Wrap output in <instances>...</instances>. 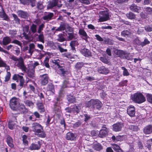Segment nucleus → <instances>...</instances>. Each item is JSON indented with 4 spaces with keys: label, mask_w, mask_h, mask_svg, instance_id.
Listing matches in <instances>:
<instances>
[{
    "label": "nucleus",
    "mask_w": 152,
    "mask_h": 152,
    "mask_svg": "<svg viewBox=\"0 0 152 152\" xmlns=\"http://www.w3.org/2000/svg\"><path fill=\"white\" fill-rule=\"evenodd\" d=\"M143 132L146 134H151L152 132V125H148L145 127L143 129Z\"/></svg>",
    "instance_id": "17"
},
{
    "label": "nucleus",
    "mask_w": 152,
    "mask_h": 152,
    "mask_svg": "<svg viewBox=\"0 0 152 152\" xmlns=\"http://www.w3.org/2000/svg\"><path fill=\"white\" fill-rule=\"evenodd\" d=\"M29 29V26L28 25H26L23 27V32L27 33Z\"/></svg>",
    "instance_id": "62"
},
{
    "label": "nucleus",
    "mask_w": 152,
    "mask_h": 152,
    "mask_svg": "<svg viewBox=\"0 0 152 152\" xmlns=\"http://www.w3.org/2000/svg\"><path fill=\"white\" fill-rule=\"evenodd\" d=\"M31 128L32 131L39 137L44 138L46 134L44 132L43 127L38 123L34 122L32 124Z\"/></svg>",
    "instance_id": "1"
},
{
    "label": "nucleus",
    "mask_w": 152,
    "mask_h": 152,
    "mask_svg": "<svg viewBox=\"0 0 152 152\" xmlns=\"http://www.w3.org/2000/svg\"><path fill=\"white\" fill-rule=\"evenodd\" d=\"M64 35L63 34H60L57 35V40L59 42H62L65 41L66 39L64 37Z\"/></svg>",
    "instance_id": "28"
},
{
    "label": "nucleus",
    "mask_w": 152,
    "mask_h": 152,
    "mask_svg": "<svg viewBox=\"0 0 152 152\" xmlns=\"http://www.w3.org/2000/svg\"><path fill=\"white\" fill-rule=\"evenodd\" d=\"M14 126V124L12 123V121H11L9 123L8 127L11 130L13 129Z\"/></svg>",
    "instance_id": "64"
},
{
    "label": "nucleus",
    "mask_w": 152,
    "mask_h": 152,
    "mask_svg": "<svg viewBox=\"0 0 152 152\" xmlns=\"http://www.w3.org/2000/svg\"><path fill=\"white\" fill-rule=\"evenodd\" d=\"M41 145L39 143V142H38V144H37L33 143L28 147V149L31 150H36L39 149L41 148Z\"/></svg>",
    "instance_id": "15"
},
{
    "label": "nucleus",
    "mask_w": 152,
    "mask_h": 152,
    "mask_svg": "<svg viewBox=\"0 0 152 152\" xmlns=\"http://www.w3.org/2000/svg\"><path fill=\"white\" fill-rule=\"evenodd\" d=\"M10 58L15 61V65L21 69L22 70L25 71L26 68L24 64L23 59L21 57L18 58L14 56H12L10 57Z\"/></svg>",
    "instance_id": "2"
},
{
    "label": "nucleus",
    "mask_w": 152,
    "mask_h": 152,
    "mask_svg": "<svg viewBox=\"0 0 152 152\" xmlns=\"http://www.w3.org/2000/svg\"><path fill=\"white\" fill-rule=\"evenodd\" d=\"M17 109L20 110L23 113H24L27 112V110L26 108V107L23 104H21L17 107Z\"/></svg>",
    "instance_id": "32"
},
{
    "label": "nucleus",
    "mask_w": 152,
    "mask_h": 152,
    "mask_svg": "<svg viewBox=\"0 0 152 152\" xmlns=\"http://www.w3.org/2000/svg\"><path fill=\"white\" fill-rule=\"evenodd\" d=\"M115 53L121 58H124L125 57V52L123 50H117L115 51Z\"/></svg>",
    "instance_id": "26"
},
{
    "label": "nucleus",
    "mask_w": 152,
    "mask_h": 152,
    "mask_svg": "<svg viewBox=\"0 0 152 152\" xmlns=\"http://www.w3.org/2000/svg\"><path fill=\"white\" fill-rule=\"evenodd\" d=\"M102 14L103 15L102 16H100L99 21L102 22L107 20L109 18L108 14L106 12L102 11L101 12Z\"/></svg>",
    "instance_id": "10"
},
{
    "label": "nucleus",
    "mask_w": 152,
    "mask_h": 152,
    "mask_svg": "<svg viewBox=\"0 0 152 152\" xmlns=\"http://www.w3.org/2000/svg\"><path fill=\"white\" fill-rule=\"evenodd\" d=\"M58 68L62 74H64L65 73L66 71L65 70L64 67L61 66L60 65V66H58Z\"/></svg>",
    "instance_id": "51"
},
{
    "label": "nucleus",
    "mask_w": 152,
    "mask_h": 152,
    "mask_svg": "<svg viewBox=\"0 0 152 152\" xmlns=\"http://www.w3.org/2000/svg\"><path fill=\"white\" fill-rule=\"evenodd\" d=\"M112 148L116 151L118 152H123V151L120 148V147L116 144H112Z\"/></svg>",
    "instance_id": "34"
},
{
    "label": "nucleus",
    "mask_w": 152,
    "mask_h": 152,
    "mask_svg": "<svg viewBox=\"0 0 152 152\" xmlns=\"http://www.w3.org/2000/svg\"><path fill=\"white\" fill-rule=\"evenodd\" d=\"M147 101L151 104H152V95L148 94L146 95Z\"/></svg>",
    "instance_id": "48"
},
{
    "label": "nucleus",
    "mask_w": 152,
    "mask_h": 152,
    "mask_svg": "<svg viewBox=\"0 0 152 152\" xmlns=\"http://www.w3.org/2000/svg\"><path fill=\"white\" fill-rule=\"evenodd\" d=\"M37 9L39 10H41L43 9V7L41 2L39 1L37 3Z\"/></svg>",
    "instance_id": "56"
},
{
    "label": "nucleus",
    "mask_w": 152,
    "mask_h": 152,
    "mask_svg": "<svg viewBox=\"0 0 152 152\" xmlns=\"http://www.w3.org/2000/svg\"><path fill=\"white\" fill-rule=\"evenodd\" d=\"M65 29V27L64 25H61L60 27L56 29V31H64Z\"/></svg>",
    "instance_id": "59"
},
{
    "label": "nucleus",
    "mask_w": 152,
    "mask_h": 152,
    "mask_svg": "<svg viewBox=\"0 0 152 152\" xmlns=\"http://www.w3.org/2000/svg\"><path fill=\"white\" fill-rule=\"evenodd\" d=\"M18 105V100L15 97L12 98L10 101V105L12 109L16 110Z\"/></svg>",
    "instance_id": "5"
},
{
    "label": "nucleus",
    "mask_w": 152,
    "mask_h": 152,
    "mask_svg": "<svg viewBox=\"0 0 152 152\" xmlns=\"http://www.w3.org/2000/svg\"><path fill=\"white\" fill-rule=\"evenodd\" d=\"M0 18H3L4 20L7 21L9 19L8 17L6 14L3 9H2V11L0 12Z\"/></svg>",
    "instance_id": "25"
},
{
    "label": "nucleus",
    "mask_w": 152,
    "mask_h": 152,
    "mask_svg": "<svg viewBox=\"0 0 152 152\" xmlns=\"http://www.w3.org/2000/svg\"><path fill=\"white\" fill-rule=\"evenodd\" d=\"M122 137L121 135H118L116 137L115 136H113L112 137V139L115 142L117 141H121L122 139Z\"/></svg>",
    "instance_id": "43"
},
{
    "label": "nucleus",
    "mask_w": 152,
    "mask_h": 152,
    "mask_svg": "<svg viewBox=\"0 0 152 152\" xmlns=\"http://www.w3.org/2000/svg\"><path fill=\"white\" fill-rule=\"evenodd\" d=\"M60 98L58 97L56 99V101L55 102L54 104V111L56 113L58 112L61 108L60 106Z\"/></svg>",
    "instance_id": "16"
},
{
    "label": "nucleus",
    "mask_w": 152,
    "mask_h": 152,
    "mask_svg": "<svg viewBox=\"0 0 152 152\" xmlns=\"http://www.w3.org/2000/svg\"><path fill=\"white\" fill-rule=\"evenodd\" d=\"M140 10V7L134 5V11L139 13Z\"/></svg>",
    "instance_id": "60"
},
{
    "label": "nucleus",
    "mask_w": 152,
    "mask_h": 152,
    "mask_svg": "<svg viewBox=\"0 0 152 152\" xmlns=\"http://www.w3.org/2000/svg\"><path fill=\"white\" fill-rule=\"evenodd\" d=\"M87 64H88L90 65V64H88V63H84L83 62H77L75 65V68L78 70L80 69L84 65Z\"/></svg>",
    "instance_id": "29"
},
{
    "label": "nucleus",
    "mask_w": 152,
    "mask_h": 152,
    "mask_svg": "<svg viewBox=\"0 0 152 152\" xmlns=\"http://www.w3.org/2000/svg\"><path fill=\"white\" fill-rule=\"evenodd\" d=\"M17 13L19 17L27 19L29 16V15L27 12L21 10L18 11Z\"/></svg>",
    "instance_id": "14"
},
{
    "label": "nucleus",
    "mask_w": 152,
    "mask_h": 152,
    "mask_svg": "<svg viewBox=\"0 0 152 152\" xmlns=\"http://www.w3.org/2000/svg\"><path fill=\"white\" fill-rule=\"evenodd\" d=\"M94 99H91L89 101L86 102V107H91V108L93 109L94 103Z\"/></svg>",
    "instance_id": "31"
},
{
    "label": "nucleus",
    "mask_w": 152,
    "mask_h": 152,
    "mask_svg": "<svg viewBox=\"0 0 152 152\" xmlns=\"http://www.w3.org/2000/svg\"><path fill=\"white\" fill-rule=\"evenodd\" d=\"M80 52L86 57H90L91 56V51L89 50L86 48H84L82 49L80 51Z\"/></svg>",
    "instance_id": "18"
},
{
    "label": "nucleus",
    "mask_w": 152,
    "mask_h": 152,
    "mask_svg": "<svg viewBox=\"0 0 152 152\" xmlns=\"http://www.w3.org/2000/svg\"><path fill=\"white\" fill-rule=\"evenodd\" d=\"M37 106L38 109L39 110V112L41 113L44 112L45 111V107L43 104L41 102H38L37 104Z\"/></svg>",
    "instance_id": "24"
},
{
    "label": "nucleus",
    "mask_w": 152,
    "mask_h": 152,
    "mask_svg": "<svg viewBox=\"0 0 152 152\" xmlns=\"http://www.w3.org/2000/svg\"><path fill=\"white\" fill-rule=\"evenodd\" d=\"M102 104L101 102L99 100L97 99H94L93 105V109L96 108L100 110L102 107Z\"/></svg>",
    "instance_id": "12"
},
{
    "label": "nucleus",
    "mask_w": 152,
    "mask_h": 152,
    "mask_svg": "<svg viewBox=\"0 0 152 152\" xmlns=\"http://www.w3.org/2000/svg\"><path fill=\"white\" fill-rule=\"evenodd\" d=\"M29 77L33 78L35 76V71L34 69H29L28 73Z\"/></svg>",
    "instance_id": "36"
},
{
    "label": "nucleus",
    "mask_w": 152,
    "mask_h": 152,
    "mask_svg": "<svg viewBox=\"0 0 152 152\" xmlns=\"http://www.w3.org/2000/svg\"><path fill=\"white\" fill-rule=\"evenodd\" d=\"M68 100L70 103H74L76 102L75 99L74 97L71 96V97H68Z\"/></svg>",
    "instance_id": "53"
},
{
    "label": "nucleus",
    "mask_w": 152,
    "mask_h": 152,
    "mask_svg": "<svg viewBox=\"0 0 152 152\" xmlns=\"http://www.w3.org/2000/svg\"><path fill=\"white\" fill-rule=\"evenodd\" d=\"M152 144V139H151L147 141L146 146L149 150H150L151 149Z\"/></svg>",
    "instance_id": "44"
},
{
    "label": "nucleus",
    "mask_w": 152,
    "mask_h": 152,
    "mask_svg": "<svg viewBox=\"0 0 152 152\" xmlns=\"http://www.w3.org/2000/svg\"><path fill=\"white\" fill-rule=\"evenodd\" d=\"M130 34V32L128 31H123L121 33V35L124 37H128Z\"/></svg>",
    "instance_id": "46"
},
{
    "label": "nucleus",
    "mask_w": 152,
    "mask_h": 152,
    "mask_svg": "<svg viewBox=\"0 0 152 152\" xmlns=\"http://www.w3.org/2000/svg\"><path fill=\"white\" fill-rule=\"evenodd\" d=\"M11 43L18 45L20 46H21L22 45V43L20 41L16 39L14 40Z\"/></svg>",
    "instance_id": "61"
},
{
    "label": "nucleus",
    "mask_w": 152,
    "mask_h": 152,
    "mask_svg": "<svg viewBox=\"0 0 152 152\" xmlns=\"http://www.w3.org/2000/svg\"><path fill=\"white\" fill-rule=\"evenodd\" d=\"M94 148L96 151H99L102 149V147L99 143H96L94 145Z\"/></svg>",
    "instance_id": "35"
},
{
    "label": "nucleus",
    "mask_w": 152,
    "mask_h": 152,
    "mask_svg": "<svg viewBox=\"0 0 152 152\" xmlns=\"http://www.w3.org/2000/svg\"><path fill=\"white\" fill-rule=\"evenodd\" d=\"M5 67L6 69L7 70H9L10 69L9 66L7 65L0 58V67Z\"/></svg>",
    "instance_id": "33"
},
{
    "label": "nucleus",
    "mask_w": 152,
    "mask_h": 152,
    "mask_svg": "<svg viewBox=\"0 0 152 152\" xmlns=\"http://www.w3.org/2000/svg\"><path fill=\"white\" fill-rule=\"evenodd\" d=\"M145 28L146 31L151 32L152 31V25H147L145 27Z\"/></svg>",
    "instance_id": "50"
},
{
    "label": "nucleus",
    "mask_w": 152,
    "mask_h": 152,
    "mask_svg": "<svg viewBox=\"0 0 152 152\" xmlns=\"http://www.w3.org/2000/svg\"><path fill=\"white\" fill-rule=\"evenodd\" d=\"M107 129L105 127H102V128L99 131L98 136L100 138H104L107 136Z\"/></svg>",
    "instance_id": "6"
},
{
    "label": "nucleus",
    "mask_w": 152,
    "mask_h": 152,
    "mask_svg": "<svg viewBox=\"0 0 152 152\" xmlns=\"http://www.w3.org/2000/svg\"><path fill=\"white\" fill-rule=\"evenodd\" d=\"M45 27V25L44 23H42L38 26L37 31V33L39 34H41L42 32V31L43 30L44 28Z\"/></svg>",
    "instance_id": "47"
},
{
    "label": "nucleus",
    "mask_w": 152,
    "mask_h": 152,
    "mask_svg": "<svg viewBox=\"0 0 152 152\" xmlns=\"http://www.w3.org/2000/svg\"><path fill=\"white\" fill-rule=\"evenodd\" d=\"M123 126V124L120 123H117L114 124L113 126V130L115 132H118L121 130Z\"/></svg>",
    "instance_id": "11"
},
{
    "label": "nucleus",
    "mask_w": 152,
    "mask_h": 152,
    "mask_svg": "<svg viewBox=\"0 0 152 152\" xmlns=\"http://www.w3.org/2000/svg\"><path fill=\"white\" fill-rule=\"evenodd\" d=\"M30 30L33 34L35 33L37 31V26L34 24H32L30 26Z\"/></svg>",
    "instance_id": "37"
},
{
    "label": "nucleus",
    "mask_w": 152,
    "mask_h": 152,
    "mask_svg": "<svg viewBox=\"0 0 152 152\" xmlns=\"http://www.w3.org/2000/svg\"><path fill=\"white\" fill-rule=\"evenodd\" d=\"M12 15L14 18V20L15 21V23L18 24L19 23L20 20L18 18L17 16L14 14H12Z\"/></svg>",
    "instance_id": "49"
},
{
    "label": "nucleus",
    "mask_w": 152,
    "mask_h": 152,
    "mask_svg": "<svg viewBox=\"0 0 152 152\" xmlns=\"http://www.w3.org/2000/svg\"><path fill=\"white\" fill-rule=\"evenodd\" d=\"M11 39L8 37H4L3 39V43L4 45H6L11 42Z\"/></svg>",
    "instance_id": "30"
},
{
    "label": "nucleus",
    "mask_w": 152,
    "mask_h": 152,
    "mask_svg": "<svg viewBox=\"0 0 152 152\" xmlns=\"http://www.w3.org/2000/svg\"><path fill=\"white\" fill-rule=\"evenodd\" d=\"M122 69L123 70V75L125 76H127L129 75V73L127 69L124 67H122Z\"/></svg>",
    "instance_id": "52"
},
{
    "label": "nucleus",
    "mask_w": 152,
    "mask_h": 152,
    "mask_svg": "<svg viewBox=\"0 0 152 152\" xmlns=\"http://www.w3.org/2000/svg\"><path fill=\"white\" fill-rule=\"evenodd\" d=\"M104 43L106 44H108L109 45H113L114 43L113 40L109 38H105L104 40Z\"/></svg>",
    "instance_id": "41"
},
{
    "label": "nucleus",
    "mask_w": 152,
    "mask_h": 152,
    "mask_svg": "<svg viewBox=\"0 0 152 152\" xmlns=\"http://www.w3.org/2000/svg\"><path fill=\"white\" fill-rule=\"evenodd\" d=\"M24 102L26 105L30 107H33L34 105V103L30 100H25L24 101Z\"/></svg>",
    "instance_id": "39"
},
{
    "label": "nucleus",
    "mask_w": 152,
    "mask_h": 152,
    "mask_svg": "<svg viewBox=\"0 0 152 152\" xmlns=\"http://www.w3.org/2000/svg\"><path fill=\"white\" fill-rule=\"evenodd\" d=\"M79 44V43L77 40L72 41L70 43V46L71 49L74 52L76 51L75 47L77 46Z\"/></svg>",
    "instance_id": "20"
},
{
    "label": "nucleus",
    "mask_w": 152,
    "mask_h": 152,
    "mask_svg": "<svg viewBox=\"0 0 152 152\" xmlns=\"http://www.w3.org/2000/svg\"><path fill=\"white\" fill-rule=\"evenodd\" d=\"M47 89H48L47 91V93L51 92V94H54L55 90L54 89V86L51 83L49 84L48 86Z\"/></svg>",
    "instance_id": "23"
},
{
    "label": "nucleus",
    "mask_w": 152,
    "mask_h": 152,
    "mask_svg": "<svg viewBox=\"0 0 152 152\" xmlns=\"http://www.w3.org/2000/svg\"><path fill=\"white\" fill-rule=\"evenodd\" d=\"M11 76V74L10 72H7V75L5 77L4 81L7 82L10 80Z\"/></svg>",
    "instance_id": "55"
},
{
    "label": "nucleus",
    "mask_w": 152,
    "mask_h": 152,
    "mask_svg": "<svg viewBox=\"0 0 152 152\" xmlns=\"http://www.w3.org/2000/svg\"><path fill=\"white\" fill-rule=\"evenodd\" d=\"M72 112L74 113H78L80 111V108L78 107L77 106L75 105H74L73 107L72 108Z\"/></svg>",
    "instance_id": "42"
},
{
    "label": "nucleus",
    "mask_w": 152,
    "mask_h": 152,
    "mask_svg": "<svg viewBox=\"0 0 152 152\" xmlns=\"http://www.w3.org/2000/svg\"><path fill=\"white\" fill-rule=\"evenodd\" d=\"M20 3L24 5H29L31 4L32 7L35 6V0H19Z\"/></svg>",
    "instance_id": "7"
},
{
    "label": "nucleus",
    "mask_w": 152,
    "mask_h": 152,
    "mask_svg": "<svg viewBox=\"0 0 152 152\" xmlns=\"http://www.w3.org/2000/svg\"><path fill=\"white\" fill-rule=\"evenodd\" d=\"M133 108L132 106H130L128 108L127 110V113L131 117H133Z\"/></svg>",
    "instance_id": "38"
},
{
    "label": "nucleus",
    "mask_w": 152,
    "mask_h": 152,
    "mask_svg": "<svg viewBox=\"0 0 152 152\" xmlns=\"http://www.w3.org/2000/svg\"><path fill=\"white\" fill-rule=\"evenodd\" d=\"M27 138V136L25 135H24L22 137L23 143L26 145H28V141L26 140Z\"/></svg>",
    "instance_id": "54"
},
{
    "label": "nucleus",
    "mask_w": 152,
    "mask_h": 152,
    "mask_svg": "<svg viewBox=\"0 0 152 152\" xmlns=\"http://www.w3.org/2000/svg\"><path fill=\"white\" fill-rule=\"evenodd\" d=\"M7 142L8 145L11 148L13 147L14 145L13 144V140L12 138L9 135L7 136Z\"/></svg>",
    "instance_id": "27"
},
{
    "label": "nucleus",
    "mask_w": 152,
    "mask_h": 152,
    "mask_svg": "<svg viewBox=\"0 0 152 152\" xmlns=\"http://www.w3.org/2000/svg\"><path fill=\"white\" fill-rule=\"evenodd\" d=\"M145 101V97L141 93H137L134 94V101L136 103L140 104Z\"/></svg>",
    "instance_id": "4"
},
{
    "label": "nucleus",
    "mask_w": 152,
    "mask_h": 152,
    "mask_svg": "<svg viewBox=\"0 0 152 152\" xmlns=\"http://www.w3.org/2000/svg\"><path fill=\"white\" fill-rule=\"evenodd\" d=\"M145 10L148 14H151L152 13V8L147 7L145 8Z\"/></svg>",
    "instance_id": "57"
},
{
    "label": "nucleus",
    "mask_w": 152,
    "mask_h": 152,
    "mask_svg": "<svg viewBox=\"0 0 152 152\" xmlns=\"http://www.w3.org/2000/svg\"><path fill=\"white\" fill-rule=\"evenodd\" d=\"M54 15L53 13L48 12L45 16L43 17V19L44 20H46L47 21L52 19V18Z\"/></svg>",
    "instance_id": "21"
},
{
    "label": "nucleus",
    "mask_w": 152,
    "mask_h": 152,
    "mask_svg": "<svg viewBox=\"0 0 152 152\" xmlns=\"http://www.w3.org/2000/svg\"><path fill=\"white\" fill-rule=\"evenodd\" d=\"M79 33L80 35L82 36V38L86 41H87L88 38H89L87 35L84 29H80L79 30Z\"/></svg>",
    "instance_id": "13"
},
{
    "label": "nucleus",
    "mask_w": 152,
    "mask_h": 152,
    "mask_svg": "<svg viewBox=\"0 0 152 152\" xmlns=\"http://www.w3.org/2000/svg\"><path fill=\"white\" fill-rule=\"evenodd\" d=\"M40 77H41V84L43 86L46 85L48 82V77L46 74L40 75Z\"/></svg>",
    "instance_id": "8"
},
{
    "label": "nucleus",
    "mask_w": 152,
    "mask_h": 152,
    "mask_svg": "<svg viewBox=\"0 0 152 152\" xmlns=\"http://www.w3.org/2000/svg\"><path fill=\"white\" fill-rule=\"evenodd\" d=\"M12 79L14 80H16L17 82H18V80H19V83L18 85V88L19 90L21 89L23 87H25L24 80L22 76L18 74H15L13 76Z\"/></svg>",
    "instance_id": "3"
},
{
    "label": "nucleus",
    "mask_w": 152,
    "mask_h": 152,
    "mask_svg": "<svg viewBox=\"0 0 152 152\" xmlns=\"http://www.w3.org/2000/svg\"><path fill=\"white\" fill-rule=\"evenodd\" d=\"M58 2V0H52L48 2L47 7V9L48 10L52 9L57 5Z\"/></svg>",
    "instance_id": "9"
},
{
    "label": "nucleus",
    "mask_w": 152,
    "mask_h": 152,
    "mask_svg": "<svg viewBox=\"0 0 152 152\" xmlns=\"http://www.w3.org/2000/svg\"><path fill=\"white\" fill-rule=\"evenodd\" d=\"M36 35L38 36V39L40 42L42 43H44V37L43 32H42L39 34H36Z\"/></svg>",
    "instance_id": "40"
},
{
    "label": "nucleus",
    "mask_w": 152,
    "mask_h": 152,
    "mask_svg": "<svg viewBox=\"0 0 152 152\" xmlns=\"http://www.w3.org/2000/svg\"><path fill=\"white\" fill-rule=\"evenodd\" d=\"M98 71L100 73L107 74L109 72V70L105 67L102 66L98 68Z\"/></svg>",
    "instance_id": "19"
},
{
    "label": "nucleus",
    "mask_w": 152,
    "mask_h": 152,
    "mask_svg": "<svg viewBox=\"0 0 152 152\" xmlns=\"http://www.w3.org/2000/svg\"><path fill=\"white\" fill-rule=\"evenodd\" d=\"M150 43V41L147 39H144V41L142 42L141 46L143 47Z\"/></svg>",
    "instance_id": "58"
},
{
    "label": "nucleus",
    "mask_w": 152,
    "mask_h": 152,
    "mask_svg": "<svg viewBox=\"0 0 152 152\" xmlns=\"http://www.w3.org/2000/svg\"><path fill=\"white\" fill-rule=\"evenodd\" d=\"M68 36L67 37V40L70 41L73 39H75V37L74 36L73 33H67Z\"/></svg>",
    "instance_id": "45"
},
{
    "label": "nucleus",
    "mask_w": 152,
    "mask_h": 152,
    "mask_svg": "<svg viewBox=\"0 0 152 152\" xmlns=\"http://www.w3.org/2000/svg\"><path fill=\"white\" fill-rule=\"evenodd\" d=\"M76 138L74 134L71 132H69L66 134V139L67 140H73Z\"/></svg>",
    "instance_id": "22"
},
{
    "label": "nucleus",
    "mask_w": 152,
    "mask_h": 152,
    "mask_svg": "<svg viewBox=\"0 0 152 152\" xmlns=\"http://www.w3.org/2000/svg\"><path fill=\"white\" fill-rule=\"evenodd\" d=\"M82 3L86 4H90V1L89 0H79Z\"/></svg>",
    "instance_id": "63"
}]
</instances>
